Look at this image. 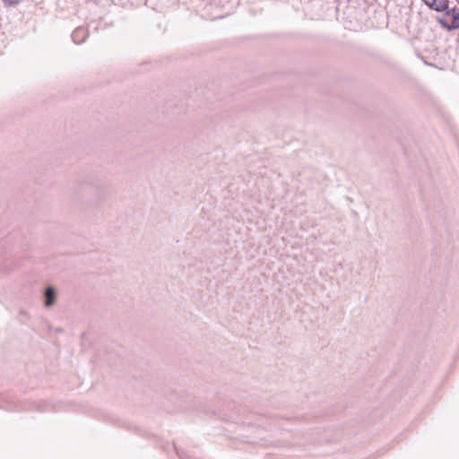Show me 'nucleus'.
Instances as JSON below:
<instances>
[{
    "label": "nucleus",
    "mask_w": 459,
    "mask_h": 459,
    "mask_svg": "<svg viewBox=\"0 0 459 459\" xmlns=\"http://www.w3.org/2000/svg\"><path fill=\"white\" fill-rule=\"evenodd\" d=\"M45 296V306L51 307L56 301V290L52 287H48L44 293Z\"/></svg>",
    "instance_id": "nucleus-4"
},
{
    "label": "nucleus",
    "mask_w": 459,
    "mask_h": 459,
    "mask_svg": "<svg viewBox=\"0 0 459 459\" xmlns=\"http://www.w3.org/2000/svg\"><path fill=\"white\" fill-rule=\"evenodd\" d=\"M456 1H457V3L459 4V0H456Z\"/></svg>",
    "instance_id": "nucleus-6"
},
{
    "label": "nucleus",
    "mask_w": 459,
    "mask_h": 459,
    "mask_svg": "<svg viewBox=\"0 0 459 459\" xmlns=\"http://www.w3.org/2000/svg\"><path fill=\"white\" fill-rule=\"evenodd\" d=\"M89 33L85 27H78L72 33V39L75 44H82L87 39Z\"/></svg>",
    "instance_id": "nucleus-2"
},
{
    "label": "nucleus",
    "mask_w": 459,
    "mask_h": 459,
    "mask_svg": "<svg viewBox=\"0 0 459 459\" xmlns=\"http://www.w3.org/2000/svg\"><path fill=\"white\" fill-rule=\"evenodd\" d=\"M22 0H3L6 6H12L18 4Z\"/></svg>",
    "instance_id": "nucleus-5"
},
{
    "label": "nucleus",
    "mask_w": 459,
    "mask_h": 459,
    "mask_svg": "<svg viewBox=\"0 0 459 459\" xmlns=\"http://www.w3.org/2000/svg\"><path fill=\"white\" fill-rule=\"evenodd\" d=\"M447 15H452V21L449 25L444 24V27H446L448 30H454L459 28V13L456 12L455 9L452 11L446 12Z\"/></svg>",
    "instance_id": "nucleus-3"
},
{
    "label": "nucleus",
    "mask_w": 459,
    "mask_h": 459,
    "mask_svg": "<svg viewBox=\"0 0 459 459\" xmlns=\"http://www.w3.org/2000/svg\"><path fill=\"white\" fill-rule=\"evenodd\" d=\"M430 9L443 12L448 8V0H422Z\"/></svg>",
    "instance_id": "nucleus-1"
}]
</instances>
